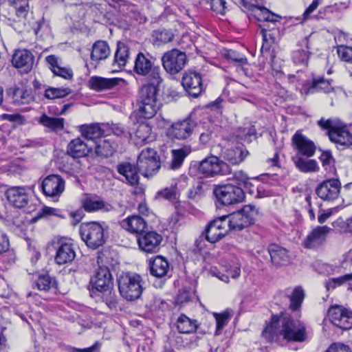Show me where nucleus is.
Wrapping results in <instances>:
<instances>
[{
    "label": "nucleus",
    "mask_w": 352,
    "mask_h": 352,
    "mask_svg": "<svg viewBox=\"0 0 352 352\" xmlns=\"http://www.w3.org/2000/svg\"><path fill=\"white\" fill-rule=\"evenodd\" d=\"M80 234L86 245L92 249L102 246L105 242L104 229L97 222H90L80 227Z\"/></svg>",
    "instance_id": "nucleus-10"
},
{
    "label": "nucleus",
    "mask_w": 352,
    "mask_h": 352,
    "mask_svg": "<svg viewBox=\"0 0 352 352\" xmlns=\"http://www.w3.org/2000/svg\"><path fill=\"white\" fill-rule=\"evenodd\" d=\"M160 84L148 82L140 89L137 99L138 110L140 116L146 119L153 118L160 108L157 94Z\"/></svg>",
    "instance_id": "nucleus-2"
},
{
    "label": "nucleus",
    "mask_w": 352,
    "mask_h": 352,
    "mask_svg": "<svg viewBox=\"0 0 352 352\" xmlns=\"http://www.w3.org/2000/svg\"><path fill=\"white\" fill-rule=\"evenodd\" d=\"M177 327L181 333H191L196 331L197 325L196 320H191L182 314L177 320Z\"/></svg>",
    "instance_id": "nucleus-41"
},
{
    "label": "nucleus",
    "mask_w": 352,
    "mask_h": 352,
    "mask_svg": "<svg viewBox=\"0 0 352 352\" xmlns=\"http://www.w3.org/2000/svg\"><path fill=\"white\" fill-rule=\"evenodd\" d=\"M258 213L255 206L245 205L241 210L226 216L228 226L230 230H242L254 223Z\"/></svg>",
    "instance_id": "nucleus-5"
},
{
    "label": "nucleus",
    "mask_w": 352,
    "mask_h": 352,
    "mask_svg": "<svg viewBox=\"0 0 352 352\" xmlns=\"http://www.w3.org/2000/svg\"><path fill=\"white\" fill-rule=\"evenodd\" d=\"M326 352H350V349L343 344L335 343L331 344Z\"/></svg>",
    "instance_id": "nucleus-63"
},
{
    "label": "nucleus",
    "mask_w": 352,
    "mask_h": 352,
    "mask_svg": "<svg viewBox=\"0 0 352 352\" xmlns=\"http://www.w3.org/2000/svg\"><path fill=\"white\" fill-rule=\"evenodd\" d=\"M341 188L340 182L337 179H330L323 181L317 187V195L325 201H332L339 196Z\"/></svg>",
    "instance_id": "nucleus-20"
},
{
    "label": "nucleus",
    "mask_w": 352,
    "mask_h": 352,
    "mask_svg": "<svg viewBox=\"0 0 352 352\" xmlns=\"http://www.w3.org/2000/svg\"><path fill=\"white\" fill-rule=\"evenodd\" d=\"M90 88L101 91L113 89L120 84L125 85L126 81L120 78H106L100 76H93L89 80Z\"/></svg>",
    "instance_id": "nucleus-26"
},
{
    "label": "nucleus",
    "mask_w": 352,
    "mask_h": 352,
    "mask_svg": "<svg viewBox=\"0 0 352 352\" xmlns=\"http://www.w3.org/2000/svg\"><path fill=\"white\" fill-rule=\"evenodd\" d=\"M102 301L107 305L111 309H116L118 307V298L117 296L114 292H112L111 289L107 292H103Z\"/></svg>",
    "instance_id": "nucleus-54"
},
{
    "label": "nucleus",
    "mask_w": 352,
    "mask_h": 352,
    "mask_svg": "<svg viewBox=\"0 0 352 352\" xmlns=\"http://www.w3.org/2000/svg\"><path fill=\"white\" fill-rule=\"evenodd\" d=\"M352 278V274H346L338 278H333L330 279L328 282L326 283V287L327 290L330 289H335L338 286H340L347 280Z\"/></svg>",
    "instance_id": "nucleus-55"
},
{
    "label": "nucleus",
    "mask_w": 352,
    "mask_h": 352,
    "mask_svg": "<svg viewBox=\"0 0 352 352\" xmlns=\"http://www.w3.org/2000/svg\"><path fill=\"white\" fill-rule=\"evenodd\" d=\"M100 257L98 258L97 263L100 265ZM91 289L100 292H107L113 287V278L109 269L106 266L99 265L94 276L90 280Z\"/></svg>",
    "instance_id": "nucleus-13"
},
{
    "label": "nucleus",
    "mask_w": 352,
    "mask_h": 352,
    "mask_svg": "<svg viewBox=\"0 0 352 352\" xmlns=\"http://www.w3.org/2000/svg\"><path fill=\"white\" fill-rule=\"evenodd\" d=\"M196 126L197 122L190 116L184 120L173 123L168 134L172 138L186 140L192 135Z\"/></svg>",
    "instance_id": "nucleus-16"
},
{
    "label": "nucleus",
    "mask_w": 352,
    "mask_h": 352,
    "mask_svg": "<svg viewBox=\"0 0 352 352\" xmlns=\"http://www.w3.org/2000/svg\"><path fill=\"white\" fill-rule=\"evenodd\" d=\"M225 0H211L210 6L211 9L220 14H224L226 12Z\"/></svg>",
    "instance_id": "nucleus-60"
},
{
    "label": "nucleus",
    "mask_w": 352,
    "mask_h": 352,
    "mask_svg": "<svg viewBox=\"0 0 352 352\" xmlns=\"http://www.w3.org/2000/svg\"><path fill=\"white\" fill-rule=\"evenodd\" d=\"M192 297L193 293L190 289L187 288H182L181 290H179L177 298V302L178 304H184L190 301Z\"/></svg>",
    "instance_id": "nucleus-57"
},
{
    "label": "nucleus",
    "mask_w": 352,
    "mask_h": 352,
    "mask_svg": "<svg viewBox=\"0 0 352 352\" xmlns=\"http://www.w3.org/2000/svg\"><path fill=\"white\" fill-rule=\"evenodd\" d=\"M155 137L152 134L151 126L146 123L139 124L135 129L133 140L135 144L148 143L154 140Z\"/></svg>",
    "instance_id": "nucleus-34"
},
{
    "label": "nucleus",
    "mask_w": 352,
    "mask_h": 352,
    "mask_svg": "<svg viewBox=\"0 0 352 352\" xmlns=\"http://www.w3.org/2000/svg\"><path fill=\"white\" fill-rule=\"evenodd\" d=\"M79 130L82 136L93 144L101 139L104 133L98 124H82L79 126Z\"/></svg>",
    "instance_id": "nucleus-36"
},
{
    "label": "nucleus",
    "mask_w": 352,
    "mask_h": 352,
    "mask_svg": "<svg viewBox=\"0 0 352 352\" xmlns=\"http://www.w3.org/2000/svg\"><path fill=\"white\" fill-rule=\"evenodd\" d=\"M120 295L126 300L132 301L139 298L142 293L143 280L135 273L122 274L118 280Z\"/></svg>",
    "instance_id": "nucleus-3"
},
{
    "label": "nucleus",
    "mask_w": 352,
    "mask_h": 352,
    "mask_svg": "<svg viewBox=\"0 0 352 352\" xmlns=\"http://www.w3.org/2000/svg\"><path fill=\"white\" fill-rule=\"evenodd\" d=\"M6 196L9 204L16 208H25L27 213L32 211V204L29 190L24 186H11L6 191Z\"/></svg>",
    "instance_id": "nucleus-11"
},
{
    "label": "nucleus",
    "mask_w": 352,
    "mask_h": 352,
    "mask_svg": "<svg viewBox=\"0 0 352 352\" xmlns=\"http://www.w3.org/2000/svg\"><path fill=\"white\" fill-rule=\"evenodd\" d=\"M41 188L46 196H58L65 190V181L58 175H50L43 179Z\"/></svg>",
    "instance_id": "nucleus-21"
},
{
    "label": "nucleus",
    "mask_w": 352,
    "mask_h": 352,
    "mask_svg": "<svg viewBox=\"0 0 352 352\" xmlns=\"http://www.w3.org/2000/svg\"><path fill=\"white\" fill-rule=\"evenodd\" d=\"M53 73L56 76H60L65 79H71L73 76V72L71 69L58 66Z\"/></svg>",
    "instance_id": "nucleus-62"
},
{
    "label": "nucleus",
    "mask_w": 352,
    "mask_h": 352,
    "mask_svg": "<svg viewBox=\"0 0 352 352\" xmlns=\"http://www.w3.org/2000/svg\"><path fill=\"white\" fill-rule=\"evenodd\" d=\"M157 197L167 200H172L176 198V188L170 186L157 192Z\"/></svg>",
    "instance_id": "nucleus-58"
},
{
    "label": "nucleus",
    "mask_w": 352,
    "mask_h": 352,
    "mask_svg": "<svg viewBox=\"0 0 352 352\" xmlns=\"http://www.w3.org/2000/svg\"><path fill=\"white\" fill-rule=\"evenodd\" d=\"M198 172L204 177H213L217 175H227L231 173V168L217 156L210 155L199 162Z\"/></svg>",
    "instance_id": "nucleus-8"
},
{
    "label": "nucleus",
    "mask_w": 352,
    "mask_h": 352,
    "mask_svg": "<svg viewBox=\"0 0 352 352\" xmlns=\"http://www.w3.org/2000/svg\"><path fill=\"white\" fill-rule=\"evenodd\" d=\"M310 52L307 50H298L294 52L293 60L295 63L307 65Z\"/></svg>",
    "instance_id": "nucleus-53"
},
{
    "label": "nucleus",
    "mask_w": 352,
    "mask_h": 352,
    "mask_svg": "<svg viewBox=\"0 0 352 352\" xmlns=\"http://www.w3.org/2000/svg\"><path fill=\"white\" fill-rule=\"evenodd\" d=\"M138 169L145 177L155 175L160 168V157L157 152L151 148L142 150L137 160Z\"/></svg>",
    "instance_id": "nucleus-7"
},
{
    "label": "nucleus",
    "mask_w": 352,
    "mask_h": 352,
    "mask_svg": "<svg viewBox=\"0 0 352 352\" xmlns=\"http://www.w3.org/2000/svg\"><path fill=\"white\" fill-rule=\"evenodd\" d=\"M118 173L122 175L126 184L131 186H136L139 184L140 177L138 166L130 162H122L117 165Z\"/></svg>",
    "instance_id": "nucleus-25"
},
{
    "label": "nucleus",
    "mask_w": 352,
    "mask_h": 352,
    "mask_svg": "<svg viewBox=\"0 0 352 352\" xmlns=\"http://www.w3.org/2000/svg\"><path fill=\"white\" fill-rule=\"evenodd\" d=\"M251 15L257 21L265 23H271L273 28L276 26V23L280 22L281 16L272 12L270 10L263 6H251Z\"/></svg>",
    "instance_id": "nucleus-30"
},
{
    "label": "nucleus",
    "mask_w": 352,
    "mask_h": 352,
    "mask_svg": "<svg viewBox=\"0 0 352 352\" xmlns=\"http://www.w3.org/2000/svg\"><path fill=\"white\" fill-rule=\"evenodd\" d=\"M214 317L217 322V331H221L228 323L230 314L228 312L222 314H214Z\"/></svg>",
    "instance_id": "nucleus-59"
},
{
    "label": "nucleus",
    "mask_w": 352,
    "mask_h": 352,
    "mask_svg": "<svg viewBox=\"0 0 352 352\" xmlns=\"http://www.w3.org/2000/svg\"><path fill=\"white\" fill-rule=\"evenodd\" d=\"M56 280L49 274L40 275L35 281L37 289L40 291L47 292L55 287Z\"/></svg>",
    "instance_id": "nucleus-48"
},
{
    "label": "nucleus",
    "mask_w": 352,
    "mask_h": 352,
    "mask_svg": "<svg viewBox=\"0 0 352 352\" xmlns=\"http://www.w3.org/2000/svg\"><path fill=\"white\" fill-rule=\"evenodd\" d=\"M263 37V45L261 49V55L266 59L270 58V63L275 57L273 45L276 43L278 31L276 26L267 29L265 25H258Z\"/></svg>",
    "instance_id": "nucleus-14"
},
{
    "label": "nucleus",
    "mask_w": 352,
    "mask_h": 352,
    "mask_svg": "<svg viewBox=\"0 0 352 352\" xmlns=\"http://www.w3.org/2000/svg\"><path fill=\"white\" fill-rule=\"evenodd\" d=\"M248 152L243 148V146H236L228 148L224 152V158L232 164L241 163Z\"/></svg>",
    "instance_id": "nucleus-38"
},
{
    "label": "nucleus",
    "mask_w": 352,
    "mask_h": 352,
    "mask_svg": "<svg viewBox=\"0 0 352 352\" xmlns=\"http://www.w3.org/2000/svg\"><path fill=\"white\" fill-rule=\"evenodd\" d=\"M292 161L296 167L302 173L317 172L319 169L316 160L305 158L303 156L296 154L292 157Z\"/></svg>",
    "instance_id": "nucleus-35"
},
{
    "label": "nucleus",
    "mask_w": 352,
    "mask_h": 352,
    "mask_svg": "<svg viewBox=\"0 0 352 352\" xmlns=\"http://www.w3.org/2000/svg\"><path fill=\"white\" fill-rule=\"evenodd\" d=\"M331 142L338 145L349 147L352 145V133L346 125L338 124L329 132Z\"/></svg>",
    "instance_id": "nucleus-23"
},
{
    "label": "nucleus",
    "mask_w": 352,
    "mask_h": 352,
    "mask_svg": "<svg viewBox=\"0 0 352 352\" xmlns=\"http://www.w3.org/2000/svg\"><path fill=\"white\" fill-rule=\"evenodd\" d=\"M256 134V130L253 127L244 128L241 129L239 133L240 138L245 142L252 141V137Z\"/></svg>",
    "instance_id": "nucleus-61"
},
{
    "label": "nucleus",
    "mask_w": 352,
    "mask_h": 352,
    "mask_svg": "<svg viewBox=\"0 0 352 352\" xmlns=\"http://www.w3.org/2000/svg\"><path fill=\"white\" fill-rule=\"evenodd\" d=\"M133 70L138 75L145 76L148 82L161 83L163 80L160 67L155 65L149 54L138 53L135 60Z\"/></svg>",
    "instance_id": "nucleus-4"
},
{
    "label": "nucleus",
    "mask_w": 352,
    "mask_h": 352,
    "mask_svg": "<svg viewBox=\"0 0 352 352\" xmlns=\"http://www.w3.org/2000/svg\"><path fill=\"white\" fill-rule=\"evenodd\" d=\"M120 226L128 232L137 235L144 232L147 227L146 221L138 215H133L122 220Z\"/></svg>",
    "instance_id": "nucleus-31"
},
{
    "label": "nucleus",
    "mask_w": 352,
    "mask_h": 352,
    "mask_svg": "<svg viewBox=\"0 0 352 352\" xmlns=\"http://www.w3.org/2000/svg\"><path fill=\"white\" fill-rule=\"evenodd\" d=\"M130 17L134 19L139 23H144L147 18L144 13L138 10L135 6H131L128 8Z\"/></svg>",
    "instance_id": "nucleus-56"
},
{
    "label": "nucleus",
    "mask_w": 352,
    "mask_h": 352,
    "mask_svg": "<svg viewBox=\"0 0 352 352\" xmlns=\"http://www.w3.org/2000/svg\"><path fill=\"white\" fill-rule=\"evenodd\" d=\"M162 62L164 69L173 75L184 69L187 62V57L184 52L173 49L163 54Z\"/></svg>",
    "instance_id": "nucleus-12"
},
{
    "label": "nucleus",
    "mask_w": 352,
    "mask_h": 352,
    "mask_svg": "<svg viewBox=\"0 0 352 352\" xmlns=\"http://www.w3.org/2000/svg\"><path fill=\"white\" fill-rule=\"evenodd\" d=\"M182 84L188 94L194 98L198 97L203 91L202 77L197 72H186L183 75Z\"/></svg>",
    "instance_id": "nucleus-17"
},
{
    "label": "nucleus",
    "mask_w": 352,
    "mask_h": 352,
    "mask_svg": "<svg viewBox=\"0 0 352 352\" xmlns=\"http://www.w3.org/2000/svg\"><path fill=\"white\" fill-rule=\"evenodd\" d=\"M188 154V153L184 148L173 149L172 151L173 159L170 164V168L174 170L179 168Z\"/></svg>",
    "instance_id": "nucleus-49"
},
{
    "label": "nucleus",
    "mask_w": 352,
    "mask_h": 352,
    "mask_svg": "<svg viewBox=\"0 0 352 352\" xmlns=\"http://www.w3.org/2000/svg\"><path fill=\"white\" fill-rule=\"evenodd\" d=\"M170 271V265L166 258L162 256H156L150 263V273L152 276L162 278L166 277Z\"/></svg>",
    "instance_id": "nucleus-33"
},
{
    "label": "nucleus",
    "mask_w": 352,
    "mask_h": 352,
    "mask_svg": "<svg viewBox=\"0 0 352 352\" xmlns=\"http://www.w3.org/2000/svg\"><path fill=\"white\" fill-rule=\"evenodd\" d=\"M83 208L87 212H95L99 210L109 211L111 206L107 204L102 200H95L92 199H86L82 204Z\"/></svg>",
    "instance_id": "nucleus-46"
},
{
    "label": "nucleus",
    "mask_w": 352,
    "mask_h": 352,
    "mask_svg": "<svg viewBox=\"0 0 352 352\" xmlns=\"http://www.w3.org/2000/svg\"><path fill=\"white\" fill-rule=\"evenodd\" d=\"M292 143L301 156L310 157L316 152L315 144L298 131L292 137Z\"/></svg>",
    "instance_id": "nucleus-22"
},
{
    "label": "nucleus",
    "mask_w": 352,
    "mask_h": 352,
    "mask_svg": "<svg viewBox=\"0 0 352 352\" xmlns=\"http://www.w3.org/2000/svg\"><path fill=\"white\" fill-rule=\"evenodd\" d=\"M152 37L153 43L160 45L172 41L174 38V34L170 30L159 29L153 31Z\"/></svg>",
    "instance_id": "nucleus-45"
},
{
    "label": "nucleus",
    "mask_w": 352,
    "mask_h": 352,
    "mask_svg": "<svg viewBox=\"0 0 352 352\" xmlns=\"http://www.w3.org/2000/svg\"><path fill=\"white\" fill-rule=\"evenodd\" d=\"M70 93L71 90L68 88L47 87L45 89L44 96L49 100H55L66 97Z\"/></svg>",
    "instance_id": "nucleus-47"
},
{
    "label": "nucleus",
    "mask_w": 352,
    "mask_h": 352,
    "mask_svg": "<svg viewBox=\"0 0 352 352\" xmlns=\"http://www.w3.org/2000/svg\"><path fill=\"white\" fill-rule=\"evenodd\" d=\"M101 343L98 341L96 342L92 346L84 348V349H77L74 348V352H100Z\"/></svg>",
    "instance_id": "nucleus-64"
},
{
    "label": "nucleus",
    "mask_w": 352,
    "mask_h": 352,
    "mask_svg": "<svg viewBox=\"0 0 352 352\" xmlns=\"http://www.w3.org/2000/svg\"><path fill=\"white\" fill-rule=\"evenodd\" d=\"M129 58V50L128 46L120 41L117 43V49L114 56V64L120 67L126 65Z\"/></svg>",
    "instance_id": "nucleus-42"
},
{
    "label": "nucleus",
    "mask_w": 352,
    "mask_h": 352,
    "mask_svg": "<svg viewBox=\"0 0 352 352\" xmlns=\"http://www.w3.org/2000/svg\"><path fill=\"white\" fill-rule=\"evenodd\" d=\"M331 322L336 327L348 330L352 328V311L340 306L332 307L329 310Z\"/></svg>",
    "instance_id": "nucleus-19"
},
{
    "label": "nucleus",
    "mask_w": 352,
    "mask_h": 352,
    "mask_svg": "<svg viewBox=\"0 0 352 352\" xmlns=\"http://www.w3.org/2000/svg\"><path fill=\"white\" fill-rule=\"evenodd\" d=\"M93 146L85 143L78 138L72 140L67 145V153L73 158H80L92 153Z\"/></svg>",
    "instance_id": "nucleus-29"
},
{
    "label": "nucleus",
    "mask_w": 352,
    "mask_h": 352,
    "mask_svg": "<svg viewBox=\"0 0 352 352\" xmlns=\"http://www.w3.org/2000/svg\"><path fill=\"white\" fill-rule=\"evenodd\" d=\"M290 301L289 308L292 311L298 310L302 305L305 298V292L302 287H296L291 294L288 295Z\"/></svg>",
    "instance_id": "nucleus-43"
},
{
    "label": "nucleus",
    "mask_w": 352,
    "mask_h": 352,
    "mask_svg": "<svg viewBox=\"0 0 352 352\" xmlns=\"http://www.w3.org/2000/svg\"><path fill=\"white\" fill-rule=\"evenodd\" d=\"M323 91L326 94L331 93L333 91L331 82L329 80H325L324 78H318L313 80L312 85L309 88V93L314 91Z\"/></svg>",
    "instance_id": "nucleus-44"
},
{
    "label": "nucleus",
    "mask_w": 352,
    "mask_h": 352,
    "mask_svg": "<svg viewBox=\"0 0 352 352\" xmlns=\"http://www.w3.org/2000/svg\"><path fill=\"white\" fill-rule=\"evenodd\" d=\"M56 254L54 261L58 265L71 263L76 257V250L74 244L63 239L54 243Z\"/></svg>",
    "instance_id": "nucleus-15"
},
{
    "label": "nucleus",
    "mask_w": 352,
    "mask_h": 352,
    "mask_svg": "<svg viewBox=\"0 0 352 352\" xmlns=\"http://www.w3.org/2000/svg\"><path fill=\"white\" fill-rule=\"evenodd\" d=\"M224 56L232 60L233 62L237 63L241 65L247 64L248 60L246 57L233 50H225L223 52Z\"/></svg>",
    "instance_id": "nucleus-51"
},
{
    "label": "nucleus",
    "mask_w": 352,
    "mask_h": 352,
    "mask_svg": "<svg viewBox=\"0 0 352 352\" xmlns=\"http://www.w3.org/2000/svg\"><path fill=\"white\" fill-rule=\"evenodd\" d=\"M12 63L14 67L21 69L23 72L28 73L34 64V56L27 50H18L12 56Z\"/></svg>",
    "instance_id": "nucleus-27"
},
{
    "label": "nucleus",
    "mask_w": 352,
    "mask_h": 352,
    "mask_svg": "<svg viewBox=\"0 0 352 352\" xmlns=\"http://www.w3.org/2000/svg\"><path fill=\"white\" fill-rule=\"evenodd\" d=\"M227 217L223 216L211 221L206 228L204 232L195 241L196 246L201 250V242L206 239L211 243H214L228 234Z\"/></svg>",
    "instance_id": "nucleus-6"
},
{
    "label": "nucleus",
    "mask_w": 352,
    "mask_h": 352,
    "mask_svg": "<svg viewBox=\"0 0 352 352\" xmlns=\"http://www.w3.org/2000/svg\"><path fill=\"white\" fill-rule=\"evenodd\" d=\"M332 229L327 226H316L307 236L303 246L307 249L316 250L324 245L328 234Z\"/></svg>",
    "instance_id": "nucleus-18"
},
{
    "label": "nucleus",
    "mask_w": 352,
    "mask_h": 352,
    "mask_svg": "<svg viewBox=\"0 0 352 352\" xmlns=\"http://www.w3.org/2000/svg\"><path fill=\"white\" fill-rule=\"evenodd\" d=\"M8 93L15 105L28 104L34 100L32 89L24 86L14 85L8 90Z\"/></svg>",
    "instance_id": "nucleus-24"
},
{
    "label": "nucleus",
    "mask_w": 352,
    "mask_h": 352,
    "mask_svg": "<svg viewBox=\"0 0 352 352\" xmlns=\"http://www.w3.org/2000/svg\"><path fill=\"white\" fill-rule=\"evenodd\" d=\"M94 148V153L96 156L102 157H108L113 155L115 147L110 142L109 140L100 139L98 142H95L94 144H91Z\"/></svg>",
    "instance_id": "nucleus-39"
},
{
    "label": "nucleus",
    "mask_w": 352,
    "mask_h": 352,
    "mask_svg": "<svg viewBox=\"0 0 352 352\" xmlns=\"http://www.w3.org/2000/svg\"><path fill=\"white\" fill-rule=\"evenodd\" d=\"M213 193L217 199L225 206L240 203L245 198V193L241 188L230 184L216 186Z\"/></svg>",
    "instance_id": "nucleus-9"
},
{
    "label": "nucleus",
    "mask_w": 352,
    "mask_h": 352,
    "mask_svg": "<svg viewBox=\"0 0 352 352\" xmlns=\"http://www.w3.org/2000/svg\"><path fill=\"white\" fill-rule=\"evenodd\" d=\"M162 237L155 232H148L144 236L139 237L138 243L140 248L148 253L155 252L159 250Z\"/></svg>",
    "instance_id": "nucleus-28"
},
{
    "label": "nucleus",
    "mask_w": 352,
    "mask_h": 352,
    "mask_svg": "<svg viewBox=\"0 0 352 352\" xmlns=\"http://www.w3.org/2000/svg\"><path fill=\"white\" fill-rule=\"evenodd\" d=\"M51 216L57 217L60 219L65 218V216L63 214V212L60 209L51 208L48 206H44L37 213L36 216L34 217V219L37 220L41 218L49 217Z\"/></svg>",
    "instance_id": "nucleus-50"
},
{
    "label": "nucleus",
    "mask_w": 352,
    "mask_h": 352,
    "mask_svg": "<svg viewBox=\"0 0 352 352\" xmlns=\"http://www.w3.org/2000/svg\"><path fill=\"white\" fill-rule=\"evenodd\" d=\"M337 53L342 60L352 63V47L344 45H338Z\"/></svg>",
    "instance_id": "nucleus-52"
},
{
    "label": "nucleus",
    "mask_w": 352,
    "mask_h": 352,
    "mask_svg": "<svg viewBox=\"0 0 352 352\" xmlns=\"http://www.w3.org/2000/svg\"><path fill=\"white\" fill-rule=\"evenodd\" d=\"M262 336L269 342L276 340L280 336L288 342H302L307 338L305 324L299 320H294L287 314L281 318L272 316Z\"/></svg>",
    "instance_id": "nucleus-1"
},
{
    "label": "nucleus",
    "mask_w": 352,
    "mask_h": 352,
    "mask_svg": "<svg viewBox=\"0 0 352 352\" xmlns=\"http://www.w3.org/2000/svg\"><path fill=\"white\" fill-rule=\"evenodd\" d=\"M267 253L270 255L272 265L276 267L285 265L289 262V256L286 249L272 244L268 247Z\"/></svg>",
    "instance_id": "nucleus-32"
},
{
    "label": "nucleus",
    "mask_w": 352,
    "mask_h": 352,
    "mask_svg": "<svg viewBox=\"0 0 352 352\" xmlns=\"http://www.w3.org/2000/svg\"><path fill=\"white\" fill-rule=\"evenodd\" d=\"M38 122L45 127L48 128L52 131H58L63 129L65 120L63 118H52L43 114Z\"/></svg>",
    "instance_id": "nucleus-40"
},
{
    "label": "nucleus",
    "mask_w": 352,
    "mask_h": 352,
    "mask_svg": "<svg viewBox=\"0 0 352 352\" xmlns=\"http://www.w3.org/2000/svg\"><path fill=\"white\" fill-rule=\"evenodd\" d=\"M109 54L110 48L106 41H98L94 44L91 53V58L93 60L100 61L104 60Z\"/></svg>",
    "instance_id": "nucleus-37"
}]
</instances>
